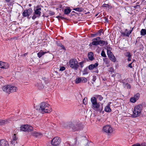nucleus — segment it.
Returning a JSON list of instances; mask_svg holds the SVG:
<instances>
[{"instance_id": "1", "label": "nucleus", "mask_w": 146, "mask_h": 146, "mask_svg": "<svg viewBox=\"0 0 146 146\" xmlns=\"http://www.w3.org/2000/svg\"><path fill=\"white\" fill-rule=\"evenodd\" d=\"M91 102L92 103V108L95 111H99L100 103L97 102L96 98L94 97H92L91 99Z\"/></svg>"}, {"instance_id": "2", "label": "nucleus", "mask_w": 146, "mask_h": 146, "mask_svg": "<svg viewBox=\"0 0 146 146\" xmlns=\"http://www.w3.org/2000/svg\"><path fill=\"white\" fill-rule=\"evenodd\" d=\"M40 108L42 111L46 113H50L52 111L50 106L45 102H43L41 103Z\"/></svg>"}, {"instance_id": "3", "label": "nucleus", "mask_w": 146, "mask_h": 146, "mask_svg": "<svg viewBox=\"0 0 146 146\" xmlns=\"http://www.w3.org/2000/svg\"><path fill=\"white\" fill-rule=\"evenodd\" d=\"M142 109V106L141 105L135 106L133 111V117H136L139 116L141 113Z\"/></svg>"}, {"instance_id": "4", "label": "nucleus", "mask_w": 146, "mask_h": 146, "mask_svg": "<svg viewBox=\"0 0 146 146\" xmlns=\"http://www.w3.org/2000/svg\"><path fill=\"white\" fill-rule=\"evenodd\" d=\"M69 63L70 68L75 70L78 69V61L76 59H71L69 61Z\"/></svg>"}, {"instance_id": "5", "label": "nucleus", "mask_w": 146, "mask_h": 146, "mask_svg": "<svg viewBox=\"0 0 146 146\" xmlns=\"http://www.w3.org/2000/svg\"><path fill=\"white\" fill-rule=\"evenodd\" d=\"M20 129L21 131H31L33 130V128L32 126L27 124L22 125Z\"/></svg>"}, {"instance_id": "6", "label": "nucleus", "mask_w": 146, "mask_h": 146, "mask_svg": "<svg viewBox=\"0 0 146 146\" xmlns=\"http://www.w3.org/2000/svg\"><path fill=\"white\" fill-rule=\"evenodd\" d=\"M37 7L38 9L34 10L33 15L32 17V19L33 20L35 19L37 17H39L41 15V8H38V6Z\"/></svg>"}, {"instance_id": "7", "label": "nucleus", "mask_w": 146, "mask_h": 146, "mask_svg": "<svg viewBox=\"0 0 146 146\" xmlns=\"http://www.w3.org/2000/svg\"><path fill=\"white\" fill-rule=\"evenodd\" d=\"M61 142V139L58 137H54L51 140V144L54 146H57L59 145Z\"/></svg>"}, {"instance_id": "8", "label": "nucleus", "mask_w": 146, "mask_h": 146, "mask_svg": "<svg viewBox=\"0 0 146 146\" xmlns=\"http://www.w3.org/2000/svg\"><path fill=\"white\" fill-rule=\"evenodd\" d=\"M103 130L105 132L107 133H111L113 131L110 125H108L104 126Z\"/></svg>"}, {"instance_id": "9", "label": "nucleus", "mask_w": 146, "mask_h": 146, "mask_svg": "<svg viewBox=\"0 0 146 146\" xmlns=\"http://www.w3.org/2000/svg\"><path fill=\"white\" fill-rule=\"evenodd\" d=\"M133 29H132L131 30L129 31H128L127 29H126L124 32L121 33V36H126L127 37H129V35L131 33Z\"/></svg>"}, {"instance_id": "10", "label": "nucleus", "mask_w": 146, "mask_h": 146, "mask_svg": "<svg viewBox=\"0 0 146 146\" xmlns=\"http://www.w3.org/2000/svg\"><path fill=\"white\" fill-rule=\"evenodd\" d=\"M9 67V65L6 62L0 61V68L3 69H7Z\"/></svg>"}, {"instance_id": "11", "label": "nucleus", "mask_w": 146, "mask_h": 146, "mask_svg": "<svg viewBox=\"0 0 146 146\" xmlns=\"http://www.w3.org/2000/svg\"><path fill=\"white\" fill-rule=\"evenodd\" d=\"M108 55L109 58L112 61L114 62L116 61V59L115 58L111 52H108Z\"/></svg>"}, {"instance_id": "12", "label": "nucleus", "mask_w": 146, "mask_h": 146, "mask_svg": "<svg viewBox=\"0 0 146 146\" xmlns=\"http://www.w3.org/2000/svg\"><path fill=\"white\" fill-rule=\"evenodd\" d=\"M31 13L29 9L24 10L23 13V16L24 17H29L31 15Z\"/></svg>"}, {"instance_id": "13", "label": "nucleus", "mask_w": 146, "mask_h": 146, "mask_svg": "<svg viewBox=\"0 0 146 146\" xmlns=\"http://www.w3.org/2000/svg\"><path fill=\"white\" fill-rule=\"evenodd\" d=\"M8 142L5 139H3L0 141V146H9Z\"/></svg>"}, {"instance_id": "14", "label": "nucleus", "mask_w": 146, "mask_h": 146, "mask_svg": "<svg viewBox=\"0 0 146 146\" xmlns=\"http://www.w3.org/2000/svg\"><path fill=\"white\" fill-rule=\"evenodd\" d=\"M10 85H7L5 86L2 87V89L4 92L9 94L10 93Z\"/></svg>"}, {"instance_id": "15", "label": "nucleus", "mask_w": 146, "mask_h": 146, "mask_svg": "<svg viewBox=\"0 0 146 146\" xmlns=\"http://www.w3.org/2000/svg\"><path fill=\"white\" fill-rule=\"evenodd\" d=\"M92 143L91 142H89L87 139H84L83 141V146H89L90 145H92Z\"/></svg>"}, {"instance_id": "16", "label": "nucleus", "mask_w": 146, "mask_h": 146, "mask_svg": "<svg viewBox=\"0 0 146 146\" xmlns=\"http://www.w3.org/2000/svg\"><path fill=\"white\" fill-rule=\"evenodd\" d=\"M36 86L39 90H42L44 87V86L42 84L40 81H39V82L36 85Z\"/></svg>"}, {"instance_id": "17", "label": "nucleus", "mask_w": 146, "mask_h": 146, "mask_svg": "<svg viewBox=\"0 0 146 146\" xmlns=\"http://www.w3.org/2000/svg\"><path fill=\"white\" fill-rule=\"evenodd\" d=\"M99 44H100L99 41L96 40V39H95V38H94L92 39V42L90 43L89 45L91 46L93 45L96 46Z\"/></svg>"}, {"instance_id": "18", "label": "nucleus", "mask_w": 146, "mask_h": 146, "mask_svg": "<svg viewBox=\"0 0 146 146\" xmlns=\"http://www.w3.org/2000/svg\"><path fill=\"white\" fill-rule=\"evenodd\" d=\"M98 64L97 63H96L94 64H91L88 66V68L90 70H92L98 66Z\"/></svg>"}, {"instance_id": "19", "label": "nucleus", "mask_w": 146, "mask_h": 146, "mask_svg": "<svg viewBox=\"0 0 146 146\" xmlns=\"http://www.w3.org/2000/svg\"><path fill=\"white\" fill-rule=\"evenodd\" d=\"M47 52H43L42 50H40L39 52L37 53V55L39 58H40L44 54L47 53Z\"/></svg>"}, {"instance_id": "20", "label": "nucleus", "mask_w": 146, "mask_h": 146, "mask_svg": "<svg viewBox=\"0 0 146 146\" xmlns=\"http://www.w3.org/2000/svg\"><path fill=\"white\" fill-rule=\"evenodd\" d=\"M88 56L89 59L91 60H92L94 59L93 57V54L92 52H89L88 54Z\"/></svg>"}, {"instance_id": "21", "label": "nucleus", "mask_w": 146, "mask_h": 146, "mask_svg": "<svg viewBox=\"0 0 146 146\" xmlns=\"http://www.w3.org/2000/svg\"><path fill=\"white\" fill-rule=\"evenodd\" d=\"M17 89L16 87L11 86L10 85V93H12L13 92H15L17 91Z\"/></svg>"}, {"instance_id": "22", "label": "nucleus", "mask_w": 146, "mask_h": 146, "mask_svg": "<svg viewBox=\"0 0 146 146\" xmlns=\"http://www.w3.org/2000/svg\"><path fill=\"white\" fill-rule=\"evenodd\" d=\"M110 104H108L106 107L105 109L106 111L108 112H110L111 111V110L110 108Z\"/></svg>"}, {"instance_id": "23", "label": "nucleus", "mask_w": 146, "mask_h": 146, "mask_svg": "<svg viewBox=\"0 0 146 146\" xmlns=\"http://www.w3.org/2000/svg\"><path fill=\"white\" fill-rule=\"evenodd\" d=\"M127 55H126L125 56L128 57L127 58V60L128 61H130L131 59V55L129 52H127Z\"/></svg>"}, {"instance_id": "24", "label": "nucleus", "mask_w": 146, "mask_h": 146, "mask_svg": "<svg viewBox=\"0 0 146 146\" xmlns=\"http://www.w3.org/2000/svg\"><path fill=\"white\" fill-rule=\"evenodd\" d=\"M71 10L70 8L65 9L64 10V14L67 15L69 14L71 12Z\"/></svg>"}, {"instance_id": "25", "label": "nucleus", "mask_w": 146, "mask_h": 146, "mask_svg": "<svg viewBox=\"0 0 146 146\" xmlns=\"http://www.w3.org/2000/svg\"><path fill=\"white\" fill-rule=\"evenodd\" d=\"M99 42L100 43V44H101L102 45H107L108 44V43L107 41L104 40H99Z\"/></svg>"}, {"instance_id": "26", "label": "nucleus", "mask_w": 146, "mask_h": 146, "mask_svg": "<svg viewBox=\"0 0 146 146\" xmlns=\"http://www.w3.org/2000/svg\"><path fill=\"white\" fill-rule=\"evenodd\" d=\"M146 34V30L142 29L141 31V34L142 35L144 36Z\"/></svg>"}, {"instance_id": "27", "label": "nucleus", "mask_w": 146, "mask_h": 146, "mask_svg": "<svg viewBox=\"0 0 146 146\" xmlns=\"http://www.w3.org/2000/svg\"><path fill=\"white\" fill-rule=\"evenodd\" d=\"M96 98H97L98 99V100L100 101H102L103 99V97L101 95H96Z\"/></svg>"}, {"instance_id": "28", "label": "nucleus", "mask_w": 146, "mask_h": 146, "mask_svg": "<svg viewBox=\"0 0 146 146\" xmlns=\"http://www.w3.org/2000/svg\"><path fill=\"white\" fill-rule=\"evenodd\" d=\"M81 79L80 78H78L76 79L75 83L76 84L80 83L81 81Z\"/></svg>"}, {"instance_id": "29", "label": "nucleus", "mask_w": 146, "mask_h": 146, "mask_svg": "<svg viewBox=\"0 0 146 146\" xmlns=\"http://www.w3.org/2000/svg\"><path fill=\"white\" fill-rule=\"evenodd\" d=\"M140 97V94L137 93L134 96V97L136 99V100H138Z\"/></svg>"}, {"instance_id": "30", "label": "nucleus", "mask_w": 146, "mask_h": 146, "mask_svg": "<svg viewBox=\"0 0 146 146\" xmlns=\"http://www.w3.org/2000/svg\"><path fill=\"white\" fill-rule=\"evenodd\" d=\"M125 85V87H126L127 89H130L131 88V85L127 83L126 84H124Z\"/></svg>"}, {"instance_id": "31", "label": "nucleus", "mask_w": 146, "mask_h": 146, "mask_svg": "<svg viewBox=\"0 0 146 146\" xmlns=\"http://www.w3.org/2000/svg\"><path fill=\"white\" fill-rule=\"evenodd\" d=\"M103 60H104V62H105V63L107 64L108 65H107V66H108V65L109 64V62L108 61V59L107 58H104L103 59Z\"/></svg>"}, {"instance_id": "32", "label": "nucleus", "mask_w": 146, "mask_h": 146, "mask_svg": "<svg viewBox=\"0 0 146 146\" xmlns=\"http://www.w3.org/2000/svg\"><path fill=\"white\" fill-rule=\"evenodd\" d=\"M130 101L132 103H135L136 101V99L133 97L131 98L130 99Z\"/></svg>"}, {"instance_id": "33", "label": "nucleus", "mask_w": 146, "mask_h": 146, "mask_svg": "<svg viewBox=\"0 0 146 146\" xmlns=\"http://www.w3.org/2000/svg\"><path fill=\"white\" fill-rule=\"evenodd\" d=\"M88 99L87 98H85L83 100V103L84 104L86 105L87 103Z\"/></svg>"}, {"instance_id": "34", "label": "nucleus", "mask_w": 146, "mask_h": 146, "mask_svg": "<svg viewBox=\"0 0 146 146\" xmlns=\"http://www.w3.org/2000/svg\"><path fill=\"white\" fill-rule=\"evenodd\" d=\"M7 121V120H3L0 119V125H2L3 124L5 123Z\"/></svg>"}, {"instance_id": "35", "label": "nucleus", "mask_w": 146, "mask_h": 146, "mask_svg": "<svg viewBox=\"0 0 146 146\" xmlns=\"http://www.w3.org/2000/svg\"><path fill=\"white\" fill-rule=\"evenodd\" d=\"M73 9L75 11H77L78 12H81L82 11V10L81 8H74Z\"/></svg>"}, {"instance_id": "36", "label": "nucleus", "mask_w": 146, "mask_h": 146, "mask_svg": "<svg viewBox=\"0 0 146 146\" xmlns=\"http://www.w3.org/2000/svg\"><path fill=\"white\" fill-rule=\"evenodd\" d=\"M80 126L79 125H76L75 127V128L74 129V131H76L77 130H78L80 128Z\"/></svg>"}, {"instance_id": "37", "label": "nucleus", "mask_w": 146, "mask_h": 146, "mask_svg": "<svg viewBox=\"0 0 146 146\" xmlns=\"http://www.w3.org/2000/svg\"><path fill=\"white\" fill-rule=\"evenodd\" d=\"M58 46H60L62 49H63L64 50H66V48L64 47V46L62 45L61 44H59L58 45Z\"/></svg>"}, {"instance_id": "38", "label": "nucleus", "mask_w": 146, "mask_h": 146, "mask_svg": "<svg viewBox=\"0 0 146 146\" xmlns=\"http://www.w3.org/2000/svg\"><path fill=\"white\" fill-rule=\"evenodd\" d=\"M88 68H86L84 69L83 74H86L88 73Z\"/></svg>"}, {"instance_id": "39", "label": "nucleus", "mask_w": 146, "mask_h": 146, "mask_svg": "<svg viewBox=\"0 0 146 146\" xmlns=\"http://www.w3.org/2000/svg\"><path fill=\"white\" fill-rule=\"evenodd\" d=\"M101 55L102 56L104 57H106V54L105 53V52L103 50H102V52L101 53Z\"/></svg>"}, {"instance_id": "40", "label": "nucleus", "mask_w": 146, "mask_h": 146, "mask_svg": "<svg viewBox=\"0 0 146 146\" xmlns=\"http://www.w3.org/2000/svg\"><path fill=\"white\" fill-rule=\"evenodd\" d=\"M66 69V68L64 66H62L60 67L59 70L60 71H63L65 70Z\"/></svg>"}, {"instance_id": "41", "label": "nucleus", "mask_w": 146, "mask_h": 146, "mask_svg": "<svg viewBox=\"0 0 146 146\" xmlns=\"http://www.w3.org/2000/svg\"><path fill=\"white\" fill-rule=\"evenodd\" d=\"M17 139V137L16 136V134H15L14 135L13 137V140L15 141H16Z\"/></svg>"}, {"instance_id": "42", "label": "nucleus", "mask_w": 146, "mask_h": 146, "mask_svg": "<svg viewBox=\"0 0 146 146\" xmlns=\"http://www.w3.org/2000/svg\"><path fill=\"white\" fill-rule=\"evenodd\" d=\"M38 134L39 133L37 132H33V135L34 136H37L38 135Z\"/></svg>"}, {"instance_id": "43", "label": "nucleus", "mask_w": 146, "mask_h": 146, "mask_svg": "<svg viewBox=\"0 0 146 146\" xmlns=\"http://www.w3.org/2000/svg\"><path fill=\"white\" fill-rule=\"evenodd\" d=\"M102 7H109V5L108 4H104L103 5Z\"/></svg>"}, {"instance_id": "44", "label": "nucleus", "mask_w": 146, "mask_h": 146, "mask_svg": "<svg viewBox=\"0 0 146 146\" xmlns=\"http://www.w3.org/2000/svg\"><path fill=\"white\" fill-rule=\"evenodd\" d=\"M131 146H141V145L139 143H137L136 144H134Z\"/></svg>"}, {"instance_id": "45", "label": "nucleus", "mask_w": 146, "mask_h": 146, "mask_svg": "<svg viewBox=\"0 0 146 146\" xmlns=\"http://www.w3.org/2000/svg\"><path fill=\"white\" fill-rule=\"evenodd\" d=\"M87 79L84 77L83 78V82H86L87 81Z\"/></svg>"}, {"instance_id": "46", "label": "nucleus", "mask_w": 146, "mask_h": 146, "mask_svg": "<svg viewBox=\"0 0 146 146\" xmlns=\"http://www.w3.org/2000/svg\"><path fill=\"white\" fill-rule=\"evenodd\" d=\"M93 78L92 79V80L94 82H95L96 80V76H95L94 75L93 76Z\"/></svg>"}, {"instance_id": "47", "label": "nucleus", "mask_w": 146, "mask_h": 146, "mask_svg": "<svg viewBox=\"0 0 146 146\" xmlns=\"http://www.w3.org/2000/svg\"><path fill=\"white\" fill-rule=\"evenodd\" d=\"M102 32V30L100 29V30H99L98 31V33H98V35L99 34H100L99 35L100 36V35H101V33Z\"/></svg>"}, {"instance_id": "48", "label": "nucleus", "mask_w": 146, "mask_h": 146, "mask_svg": "<svg viewBox=\"0 0 146 146\" xmlns=\"http://www.w3.org/2000/svg\"><path fill=\"white\" fill-rule=\"evenodd\" d=\"M141 146H146V143L143 142L141 143Z\"/></svg>"}, {"instance_id": "49", "label": "nucleus", "mask_w": 146, "mask_h": 146, "mask_svg": "<svg viewBox=\"0 0 146 146\" xmlns=\"http://www.w3.org/2000/svg\"><path fill=\"white\" fill-rule=\"evenodd\" d=\"M133 62H132L131 63L129 64L128 65V66L130 67V68H133L131 64Z\"/></svg>"}, {"instance_id": "50", "label": "nucleus", "mask_w": 146, "mask_h": 146, "mask_svg": "<svg viewBox=\"0 0 146 146\" xmlns=\"http://www.w3.org/2000/svg\"><path fill=\"white\" fill-rule=\"evenodd\" d=\"M15 140H14L12 139V140L11 141V143L12 144H13L14 145H15Z\"/></svg>"}, {"instance_id": "51", "label": "nucleus", "mask_w": 146, "mask_h": 146, "mask_svg": "<svg viewBox=\"0 0 146 146\" xmlns=\"http://www.w3.org/2000/svg\"><path fill=\"white\" fill-rule=\"evenodd\" d=\"M57 18H58V19H64V17L60 16H58L56 17Z\"/></svg>"}, {"instance_id": "52", "label": "nucleus", "mask_w": 146, "mask_h": 146, "mask_svg": "<svg viewBox=\"0 0 146 146\" xmlns=\"http://www.w3.org/2000/svg\"><path fill=\"white\" fill-rule=\"evenodd\" d=\"M95 38V39H96V40H97L98 41H99V40H100V37H98Z\"/></svg>"}, {"instance_id": "53", "label": "nucleus", "mask_w": 146, "mask_h": 146, "mask_svg": "<svg viewBox=\"0 0 146 146\" xmlns=\"http://www.w3.org/2000/svg\"><path fill=\"white\" fill-rule=\"evenodd\" d=\"M97 35H98V33H96V34H92V37L95 36H96Z\"/></svg>"}, {"instance_id": "54", "label": "nucleus", "mask_w": 146, "mask_h": 146, "mask_svg": "<svg viewBox=\"0 0 146 146\" xmlns=\"http://www.w3.org/2000/svg\"><path fill=\"white\" fill-rule=\"evenodd\" d=\"M139 6H140L139 5H137L135 6H134V8H137V7H139Z\"/></svg>"}, {"instance_id": "55", "label": "nucleus", "mask_w": 146, "mask_h": 146, "mask_svg": "<svg viewBox=\"0 0 146 146\" xmlns=\"http://www.w3.org/2000/svg\"><path fill=\"white\" fill-rule=\"evenodd\" d=\"M28 54V52L26 53H25L23 54V55L24 56H25L26 55H27Z\"/></svg>"}, {"instance_id": "56", "label": "nucleus", "mask_w": 146, "mask_h": 146, "mask_svg": "<svg viewBox=\"0 0 146 146\" xmlns=\"http://www.w3.org/2000/svg\"><path fill=\"white\" fill-rule=\"evenodd\" d=\"M5 1L6 2L9 3L10 1L11 0H5Z\"/></svg>"}, {"instance_id": "57", "label": "nucleus", "mask_w": 146, "mask_h": 146, "mask_svg": "<svg viewBox=\"0 0 146 146\" xmlns=\"http://www.w3.org/2000/svg\"><path fill=\"white\" fill-rule=\"evenodd\" d=\"M104 17L106 21H108V19L107 18H106V17Z\"/></svg>"}, {"instance_id": "58", "label": "nucleus", "mask_w": 146, "mask_h": 146, "mask_svg": "<svg viewBox=\"0 0 146 146\" xmlns=\"http://www.w3.org/2000/svg\"><path fill=\"white\" fill-rule=\"evenodd\" d=\"M52 15H54V12H52V13H50Z\"/></svg>"}, {"instance_id": "59", "label": "nucleus", "mask_w": 146, "mask_h": 146, "mask_svg": "<svg viewBox=\"0 0 146 146\" xmlns=\"http://www.w3.org/2000/svg\"><path fill=\"white\" fill-rule=\"evenodd\" d=\"M89 13V12H87L86 13H84V14H87L88 13Z\"/></svg>"}, {"instance_id": "60", "label": "nucleus", "mask_w": 146, "mask_h": 146, "mask_svg": "<svg viewBox=\"0 0 146 146\" xmlns=\"http://www.w3.org/2000/svg\"><path fill=\"white\" fill-rule=\"evenodd\" d=\"M29 7H31V4H29Z\"/></svg>"}, {"instance_id": "61", "label": "nucleus", "mask_w": 146, "mask_h": 146, "mask_svg": "<svg viewBox=\"0 0 146 146\" xmlns=\"http://www.w3.org/2000/svg\"><path fill=\"white\" fill-rule=\"evenodd\" d=\"M97 14L96 15V16H97Z\"/></svg>"}, {"instance_id": "62", "label": "nucleus", "mask_w": 146, "mask_h": 146, "mask_svg": "<svg viewBox=\"0 0 146 146\" xmlns=\"http://www.w3.org/2000/svg\"><path fill=\"white\" fill-rule=\"evenodd\" d=\"M82 63V62H81L80 63L81 64Z\"/></svg>"}, {"instance_id": "63", "label": "nucleus", "mask_w": 146, "mask_h": 146, "mask_svg": "<svg viewBox=\"0 0 146 146\" xmlns=\"http://www.w3.org/2000/svg\"><path fill=\"white\" fill-rule=\"evenodd\" d=\"M134 61V60H133V61L132 62H133V61Z\"/></svg>"}]
</instances>
